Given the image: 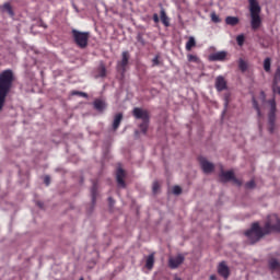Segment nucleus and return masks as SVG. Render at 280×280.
I'll list each match as a JSON object with an SVG mask.
<instances>
[{"label": "nucleus", "instance_id": "f257e3e1", "mask_svg": "<svg viewBox=\"0 0 280 280\" xmlns=\"http://www.w3.org/2000/svg\"><path fill=\"white\" fill-rule=\"evenodd\" d=\"M12 82H14L12 70H4L0 73V113L5 106V98L12 89Z\"/></svg>", "mask_w": 280, "mask_h": 280}, {"label": "nucleus", "instance_id": "f03ea898", "mask_svg": "<svg viewBox=\"0 0 280 280\" xmlns=\"http://www.w3.org/2000/svg\"><path fill=\"white\" fill-rule=\"evenodd\" d=\"M249 3V12H250V25L252 30H259L261 27V7H259V2L257 0H248Z\"/></svg>", "mask_w": 280, "mask_h": 280}, {"label": "nucleus", "instance_id": "7ed1b4c3", "mask_svg": "<svg viewBox=\"0 0 280 280\" xmlns=\"http://www.w3.org/2000/svg\"><path fill=\"white\" fill-rule=\"evenodd\" d=\"M262 230L265 231V233L267 235H269V233H279L280 232L279 215H277V214L268 215Z\"/></svg>", "mask_w": 280, "mask_h": 280}, {"label": "nucleus", "instance_id": "20e7f679", "mask_svg": "<svg viewBox=\"0 0 280 280\" xmlns=\"http://www.w3.org/2000/svg\"><path fill=\"white\" fill-rule=\"evenodd\" d=\"M246 237L249 240L250 244H255L256 242H259L264 235H267L265 233L264 228L259 226V223H254L245 233Z\"/></svg>", "mask_w": 280, "mask_h": 280}, {"label": "nucleus", "instance_id": "39448f33", "mask_svg": "<svg viewBox=\"0 0 280 280\" xmlns=\"http://www.w3.org/2000/svg\"><path fill=\"white\" fill-rule=\"evenodd\" d=\"M72 36L74 43H77L78 47H81V49H84L89 45V32L72 30Z\"/></svg>", "mask_w": 280, "mask_h": 280}, {"label": "nucleus", "instance_id": "423d86ee", "mask_svg": "<svg viewBox=\"0 0 280 280\" xmlns=\"http://www.w3.org/2000/svg\"><path fill=\"white\" fill-rule=\"evenodd\" d=\"M220 178L223 183L233 180V183H236V185H242V183L235 178V173H233V171H221Z\"/></svg>", "mask_w": 280, "mask_h": 280}, {"label": "nucleus", "instance_id": "0eeeda50", "mask_svg": "<svg viewBox=\"0 0 280 280\" xmlns=\"http://www.w3.org/2000/svg\"><path fill=\"white\" fill-rule=\"evenodd\" d=\"M132 115L133 117H136V119H141L142 121H150V115L145 109L135 107L132 110Z\"/></svg>", "mask_w": 280, "mask_h": 280}, {"label": "nucleus", "instance_id": "6e6552de", "mask_svg": "<svg viewBox=\"0 0 280 280\" xmlns=\"http://www.w3.org/2000/svg\"><path fill=\"white\" fill-rule=\"evenodd\" d=\"M199 163L205 174H211V172H213V170L215 168L213 163L209 162L206 158H200Z\"/></svg>", "mask_w": 280, "mask_h": 280}, {"label": "nucleus", "instance_id": "1a4fd4ad", "mask_svg": "<svg viewBox=\"0 0 280 280\" xmlns=\"http://www.w3.org/2000/svg\"><path fill=\"white\" fill-rule=\"evenodd\" d=\"M269 104L271 106L270 113H269V125H270V132H272V130H275V113L277 112V103L275 102V100L269 101Z\"/></svg>", "mask_w": 280, "mask_h": 280}, {"label": "nucleus", "instance_id": "9d476101", "mask_svg": "<svg viewBox=\"0 0 280 280\" xmlns=\"http://www.w3.org/2000/svg\"><path fill=\"white\" fill-rule=\"evenodd\" d=\"M183 261H185V256H183V254H179V255L171 257L168 259V266H170V268H172L174 270V269L178 268V266H180V264H183Z\"/></svg>", "mask_w": 280, "mask_h": 280}, {"label": "nucleus", "instance_id": "9b49d317", "mask_svg": "<svg viewBox=\"0 0 280 280\" xmlns=\"http://www.w3.org/2000/svg\"><path fill=\"white\" fill-rule=\"evenodd\" d=\"M269 268L273 275H278L280 278V262L276 258L269 260Z\"/></svg>", "mask_w": 280, "mask_h": 280}, {"label": "nucleus", "instance_id": "f8f14e48", "mask_svg": "<svg viewBox=\"0 0 280 280\" xmlns=\"http://www.w3.org/2000/svg\"><path fill=\"white\" fill-rule=\"evenodd\" d=\"M215 89L219 92L226 91V79H224V77L222 75L217 77Z\"/></svg>", "mask_w": 280, "mask_h": 280}, {"label": "nucleus", "instance_id": "ddd939ff", "mask_svg": "<svg viewBox=\"0 0 280 280\" xmlns=\"http://www.w3.org/2000/svg\"><path fill=\"white\" fill-rule=\"evenodd\" d=\"M224 58H226V51L224 50L214 52L209 56V60H211L212 62L222 61L224 60Z\"/></svg>", "mask_w": 280, "mask_h": 280}, {"label": "nucleus", "instance_id": "4468645a", "mask_svg": "<svg viewBox=\"0 0 280 280\" xmlns=\"http://www.w3.org/2000/svg\"><path fill=\"white\" fill-rule=\"evenodd\" d=\"M128 60H130V54L128 51L122 52V59L118 62V67L122 69V73H126V67H128Z\"/></svg>", "mask_w": 280, "mask_h": 280}, {"label": "nucleus", "instance_id": "2eb2a0df", "mask_svg": "<svg viewBox=\"0 0 280 280\" xmlns=\"http://www.w3.org/2000/svg\"><path fill=\"white\" fill-rule=\"evenodd\" d=\"M125 176L126 172H124L121 168H118L116 173V180L119 187H126V182H124Z\"/></svg>", "mask_w": 280, "mask_h": 280}, {"label": "nucleus", "instance_id": "dca6fc26", "mask_svg": "<svg viewBox=\"0 0 280 280\" xmlns=\"http://www.w3.org/2000/svg\"><path fill=\"white\" fill-rule=\"evenodd\" d=\"M218 272L223 279H229V266L226 264L221 262L218 267Z\"/></svg>", "mask_w": 280, "mask_h": 280}, {"label": "nucleus", "instance_id": "f3484780", "mask_svg": "<svg viewBox=\"0 0 280 280\" xmlns=\"http://www.w3.org/2000/svg\"><path fill=\"white\" fill-rule=\"evenodd\" d=\"M121 119H124V114L121 113H118L114 116L113 130H117V128H119V125L121 124Z\"/></svg>", "mask_w": 280, "mask_h": 280}, {"label": "nucleus", "instance_id": "a211bd4d", "mask_svg": "<svg viewBox=\"0 0 280 280\" xmlns=\"http://www.w3.org/2000/svg\"><path fill=\"white\" fill-rule=\"evenodd\" d=\"M94 108L96 110L102 112L106 108V103L102 100H96V101H94Z\"/></svg>", "mask_w": 280, "mask_h": 280}, {"label": "nucleus", "instance_id": "6ab92c4d", "mask_svg": "<svg viewBox=\"0 0 280 280\" xmlns=\"http://www.w3.org/2000/svg\"><path fill=\"white\" fill-rule=\"evenodd\" d=\"M145 267L149 270H152V268L154 267V254H151V255L148 256Z\"/></svg>", "mask_w": 280, "mask_h": 280}, {"label": "nucleus", "instance_id": "aec40b11", "mask_svg": "<svg viewBox=\"0 0 280 280\" xmlns=\"http://www.w3.org/2000/svg\"><path fill=\"white\" fill-rule=\"evenodd\" d=\"M161 21L165 25V27L170 26V19L167 18L164 9L161 10Z\"/></svg>", "mask_w": 280, "mask_h": 280}, {"label": "nucleus", "instance_id": "412c9836", "mask_svg": "<svg viewBox=\"0 0 280 280\" xmlns=\"http://www.w3.org/2000/svg\"><path fill=\"white\" fill-rule=\"evenodd\" d=\"M2 10L3 12H8V14L10 16H14V11H12V5L10 4V2H5L3 5H2Z\"/></svg>", "mask_w": 280, "mask_h": 280}, {"label": "nucleus", "instance_id": "4be33fe9", "mask_svg": "<svg viewBox=\"0 0 280 280\" xmlns=\"http://www.w3.org/2000/svg\"><path fill=\"white\" fill-rule=\"evenodd\" d=\"M225 23L226 25H237V23H240V19L238 18H235V16H228L225 19Z\"/></svg>", "mask_w": 280, "mask_h": 280}, {"label": "nucleus", "instance_id": "5701e85b", "mask_svg": "<svg viewBox=\"0 0 280 280\" xmlns=\"http://www.w3.org/2000/svg\"><path fill=\"white\" fill-rule=\"evenodd\" d=\"M192 47H196V38L189 37L188 42L186 43V50L191 51Z\"/></svg>", "mask_w": 280, "mask_h": 280}, {"label": "nucleus", "instance_id": "b1692460", "mask_svg": "<svg viewBox=\"0 0 280 280\" xmlns=\"http://www.w3.org/2000/svg\"><path fill=\"white\" fill-rule=\"evenodd\" d=\"M270 67H271V59L267 57L264 60V70L266 71V73H270Z\"/></svg>", "mask_w": 280, "mask_h": 280}, {"label": "nucleus", "instance_id": "393cba45", "mask_svg": "<svg viewBox=\"0 0 280 280\" xmlns=\"http://www.w3.org/2000/svg\"><path fill=\"white\" fill-rule=\"evenodd\" d=\"M280 83V68L276 70L275 77H273V86H277V84Z\"/></svg>", "mask_w": 280, "mask_h": 280}, {"label": "nucleus", "instance_id": "a878e982", "mask_svg": "<svg viewBox=\"0 0 280 280\" xmlns=\"http://www.w3.org/2000/svg\"><path fill=\"white\" fill-rule=\"evenodd\" d=\"M238 68L241 71H246V69H248V65L246 61H244V59H238Z\"/></svg>", "mask_w": 280, "mask_h": 280}, {"label": "nucleus", "instance_id": "bb28decb", "mask_svg": "<svg viewBox=\"0 0 280 280\" xmlns=\"http://www.w3.org/2000/svg\"><path fill=\"white\" fill-rule=\"evenodd\" d=\"M149 122H150V120H142V124L140 125V129L143 132V135H145L148 132Z\"/></svg>", "mask_w": 280, "mask_h": 280}, {"label": "nucleus", "instance_id": "cd10ccee", "mask_svg": "<svg viewBox=\"0 0 280 280\" xmlns=\"http://www.w3.org/2000/svg\"><path fill=\"white\" fill-rule=\"evenodd\" d=\"M98 75H100V78H106V67L103 66V63H101V66L98 68Z\"/></svg>", "mask_w": 280, "mask_h": 280}, {"label": "nucleus", "instance_id": "c85d7f7f", "mask_svg": "<svg viewBox=\"0 0 280 280\" xmlns=\"http://www.w3.org/2000/svg\"><path fill=\"white\" fill-rule=\"evenodd\" d=\"M253 106L258 113V117H261V109H259V104H257V101L253 98Z\"/></svg>", "mask_w": 280, "mask_h": 280}, {"label": "nucleus", "instance_id": "c756f323", "mask_svg": "<svg viewBox=\"0 0 280 280\" xmlns=\"http://www.w3.org/2000/svg\"><path fill=\"white\" fill-rule=\"evenodd\" d=\"M160 188H161V185L159 184V182H154L153 185H152L153 194H159Z\"/></svg>", "mask_w": 280, "mask_h": 280}, {"label": "nucleus", "instance_id": "7c9ffc66", "mask_svg": "<svg viewBox=\"0 0 280 280\" xmlns=\"http://www.w3.org/2000/svg\"><path fill=\"white\" fill-rule=\"evenodd\" d=\"M173 194L175 196H180V194H183V189L180 188V186H174L173 187Z\"/></svg>", "mask_w": 280, "mask_h": 280}, {"label": "nucleus", "instance_id": "2f4dec72", "mask_svg": "<svg viewBox=\"0 0 280 280\" xmlns=\"http://www.w3.org/2000/svg\"><path fill=\"white\" fill-rule=\"evenodd\" d=\"M211 21L213 22V23H220V16H218V14H215V12H212L211 13Z\"/></svg>", "mask_w": 280, "mask_h": 280}, {"label": "nucleus", "instance_id": "473e14b6", "mask_svg": "<svg viewBox=\"0 0 280 280\" xmlns=\"http://www.w3.org/2000/svg\"><path fill=\"white\" fill-rule=\"evenodd\" d=\"M236 43L240 45V47H242V45H244V35H238L236 37Z\"/></svg>", "mask_w": 280, "mask_h": 280}, {"label": "nucleus", "instance_id": "72a5a7b5", "mask_svg": "<svg viewBox=\"0 0 280 280\" xmlns=\"http://www.w3.org/2000/svg\"><path fill=\"white\" fill-rule=\"evenodd\" d=\"M72 95H79L80 97H89V94L78 91L72 92Z\"/></svg>", "mask_w": 280, "mask_h": 280}, {"label": "nucleus", "instance_id": "f704fd0d", "mask_svg": "<svg viewBox=\"0 0 280 280\" xmlns=\"http://www.w3.org/2000/svg\"><path fill=\"white\" fill-rule=\"evenodd\" d=\"M97 191V187L96 186H93L92 190H91V194H92V202H95V194Z\"/></svg>", "mask_w": 280, "mask_h": 280}, {"label": "nucleus", "instance_id": "c9c22d12", "mask_svg": "<svg viewBox=\"0 0 280 280\" xmlns=\"http://www.w3.org/2000/svg\"><path fill=\"white\" fill-rule=\"evenodd\" d=\"M188 60H189V62H198V57H196L194 55H188Z\"/></svg>", "mask_w": 280, "mask_h": 280}, {"label": "nucleus", "instance_id": "e433bc0d", "mask_svg": "<svg viewBox=\"0 0 280 280\" xmlns=\"http://www.w3.org/2000/svg\"><path fill=\"white\" fill-rule=\"evenodd\" d=\"M246 188L247 189H255V182L254 180H250L246 184Z\"/></svg>", "mask_w": 280, "mask_h": 280}, {"label": "nucleus", "instance_id": "4c0bfd02", "mask_svg": "<svg viewBox=\"0 0 280 280\" xmlns=\"http://www.w3.org/2000/svg\"><path fill=\"white\" fill-rule=\"evenodd\" d=\"M44 183H45V185L49 186V184L51 183V178L49 177V175H46L44 177Z\"/></svg>", "mask_w": 280, "mask_h": 280}, {"label": "nucleus", "instance_id": "58836bf2", "mask_svg": "<svg viewBox=\"0 0 280 280\" xmlns=\"http://www.w3.org/2000/svg\"><path fill=\"white\" fill-rule=\"evenodd\" d=\"M153 21L154 23H159V14H153Z\"/></svg>", "mask_w": 280, "mask_h": 280}, {"label": "nucleus", "instance_id": "ea45409f", "mask_svg": "<svg viewBox=\"0 0 280 280\" xmlns=\"http://www.w3.org/2000/svg\"><path fill=\"white\" fill-rule=\"evenodd\" d=\"M153 62H154V65H159V58L155 57V58L153 59Z\"/></svg>", "mask_w": 280, "mask_h": 280}, {"label": "nucleus", "instance_id": "a19ab883", "mask_svg": "<svg viewBox=\"0 0 280 280\" xmlns=\"http://www.w3.org/2000/svg\"><path fill=\"white\" fill-rule=\"evenodd\" d=\"M217 278H215V276H210V280H215Z\"/></svg>", "mask_w": 280, "mask_h": 280}, {"label": "nucleus", "instance_id": "79ce46f5", "mask_svg": "<svg viewBox=\"0 0 280 280\" xmlns=\"http://www.w3.org/2000/svg\"><path fill=\"white\" fill-rule=\"evenodd\" d=\"M277 91H278V93H279V95H280V86L277 88Z\"/></svg>", "mask_w": 280, "mask_h": 280}, {"label": "nucleus", "instance_id": "37998d69", "mask_svg": "<svg viewBox=\"0 0 280 280\" xmlns=\"http://www.w3.org/2000/svg\"><path fill=\"white\" fill-rule=\"evenodd\" d=\"M175 280H183V279H180V278H178V277H175Z\"/></svg>", "mask_w": 280, "mask_h": 280}, {"label": "nucleus", "instance_id": "c03bdc74", "mask_svg": "<svg viewBox=\"0 0 280 280\" xmlns=\"http://www.w3.org/2000/svg\"><path fill=\"white\" fill-rule=\"evenodd\" d=\"M226 106H229V103H228V102H225V107H226Z\"/></svg>", "mask_w": 280, "mask_h": 280}, {"label": "nucleus", "instance_id": "a18cd8bd", "mask_svg": "<svg viewBox=\"0 0 280 280\" xmlns=\"http://www.w3.org/2000/svg\"><path fill=\"white\" fill-rule=\"evenodd\" d=\"M79 280H84V278H81V279H79Z\"/></svg>", "mask_w": 280, "mask_h": 280}]
</instances>
